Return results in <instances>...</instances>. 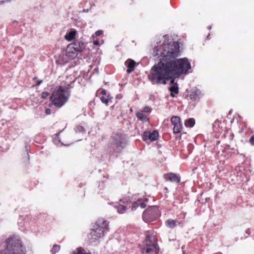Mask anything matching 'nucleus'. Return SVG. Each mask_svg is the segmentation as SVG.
I'll return each mask as SVG.
<instances>
[{"mask_svg":"<svg viewBox=\"0 0 254 254\" xmlns=\"http://www.w3.org/2000/svg\"><path fill=\"white\" fill-rule=\"evenodd\" d=\"M162 51L156 55L160 57V62L154 65L148 75V78L153 84H166L167 81L174 76H180L188 73L191 68L187 58L176 59L180 55V46L178 43L164 45Z\"/></svg>","mask_w":254,"mask_h":254,"instance_id":"obj_1","label":"nucleus"},{"mask_svg":"<svg viewBox=\"0 0 254 254\" xmlns=\"http://www.w3.org/2000/svg\"><path fill=\"white\" fill-rule=\"evenodd\" d=\"M72 82L63 81L60 85L55 87L50 97V101L53 105L60 108L68 101L71 94V84Z\"/></svg>","mask_w":254,"mask_h":254,"instance_id":"obj_2","label":"nucleus"},{"mask_svg":"<svg viewBox=\"0 0 254 254\" xmlns=\"http://www.w3.org/2000/svg\"><path fill=\"white\" fill-rule=\"evenodd\" d=\"M6 248L0 254H26V249L21 241L16 236L8 238L5 242Z\"/></svg>","mask_w":254,"mask_h":254,"instance_id":"obj_3","label":"nucleus"},{"mask_svg":"<svg viewBox=\"0 0 254 254\" xmlns=\"http://www.w3.org/2000/svg\"><path fill=\"white\" fill-rule=\"evenodd\" d=\"M109 225L107 221L99 219L94 226V229L90 233L91 239L97 240L104 235L105 230H108Z\"/></svg>","mask_w":254,"mask_h":254,"instance_id":"obj_4","label":"nucleus"},{"mask_svg":"<svg viewBox=\"0 0 254 254\" xmlns=\"http://www.w3.org/2000/svg\"><path fill=\"white\" fill-rule=\"evenodd\" d=\"M151 237L147 236L146 239V246L142 249V253L148 254H158L159 248L156 240L152 243Z\"/></svg>","mask_w":254,"mask_h":254,"instance_id":"obj_5","label":"nucleus"},{"mask_svg":"<svg viewBox=\"0 0 254 254\" xmlns=\"http://www.w3.org/2000/svg\"><path fill=\"white\" fill-rule=\"evenodd\" d=\"M85 47L84 43L81 41H76L70 44L67 48L68 56L73 57L75 53L82 52Z\"/></svg>","mask_w":254,"mask_h":254,"instance_id":"obj_6","label":"nucleus"},{"mask_svg":"<svg viewBox=\"0 0 254 254\" xmlns=\"http://www.w3.org/2000/svg\"><path fill=\"white\" fill-rule=\"evenodd\" d=\"M142 218L146 222H149L156 220V213L154 208L150 207L146 209L143 213Z\"/></svg>","mask_w":254,"mask_h":254,"instance_id":"obj_7","label":"nucleus"},{"mask_svg":"<svg viewBox=\"0 0 254 254\" xmlns=\"http://www.w3.org/2000/svg\"><path fill=\"white\" fill-rule=\"evenodd\" d=\"M171 122L172 124L174 126V132L175 133L181 132L183 127L181 123L180 118L178 116H173L171 119Z\"/></svg>","mask_w":254,"mask_h":254,"instance_id":"obj_8","label":"nucleus"},{"mask_svg":"<svg viewBox=\"0 0 254 254\" xmlns=\"http://www.w3.org/2000/svg\"><path fill=\"white\" fill-rule=\"evenodd\" d=\"M158 136L159 134L158 131L156 130H154L152 132L149 131H145L143 133L142 139L144 141L147 140H150L151 141H155L157 140Z\"/></svg>","mask_w":254,"mask_h":254,"instance_id":"obj_9","label":"nucleus"},{"mask_svg":"<svg viewBox=\"0 0 254 254\" xmlns=\"http://www.w3.org/2000/svg\"><path fill=\"white\" fill-rule=\"evenodd\" d=\"M164 177L167 181L171 182L179 183L181 181L180 177L173 173L165 174Z\"/></svg>","mask_w":254,"mask_h":254,"instance_id":"obj_10","label":"nucleus"},{"mask_svg":"<svg viewBox=\"0 0 254 254\" xmlns=\"http://www.w3.org/2000/svg\"><path fill=\"white\" fill-rule=\"evenodd\" d=\"M113 143L112 145L115 146L117 148L122 147L123 143V137L121 134H116L113 137Z\"/></svg>","mask_w":254,"mask_h":254,"instance_id":"obj_11","label":"nucleus"},{"mask_svg":"<svg viewBox=\"0 0 254 254\" xmlns=\"http://www.w3.org/2000/svg\"><path fill=\"white\" fill-rule=\"evenodd\" d=\"M125 65L127 67V72L130 73L134 70L135 62L134 60L131 59H128L125 63Z\"/></svg>","mask_w":254,"mask_h":254,"instance_id":"obj_12","label":"nucleus"},{"mask_svg":"<svg viewBox=\"0 0 254 254\" xmlns=\"http://www.w3.org/2000/svg\"><path fill=\"white\" fill-rule=\"evenodd\" d=\"M140 206L141 208H144L146 207V204L144 202H142L141 199H138L136 201H134L132 204V210L136 209L137 207Z\"/></svg>","mask_w":254,"mask_h":254,"instance_id":"obj_13","label":"nucleus"},{"mask_svg":"<svg viewBox=\"0 0 254 254\" xmlns=\"http://www.w3.org/2000/svg\"><path fill=\"white\" fill-rule=\"evenodd\" d=\"M136 116L138 119L140 120L141 122L144 123L148 121L149 119L147 116L143 114L142 112H138L136 114Z\"/></svg>","mask_w":254,"mask_h":254,"instance_id":"obj_14","label":"nucleus"},{"mask_svg":"<svg viewBox=\"0 0 254 254\" xmlns=\"http://www.w3.org/2000/svg\"><path fill=\"white\" fill-rule=\"evenodd\" d=\"M71 254H92L84 248L79 247L74 250Z\"/></svg>","mask_w":254,"mask_h":254,"instance_id":"obj_15","label":"nucleus"},{"mask_svg":"<svg viewBox=\"0 0 254 254\" xmlns=\"http://www.w3.org/2000/svg\"><path fill=\"white\" fill-rule=\"evenodd\" d=\"M76 32L75 30L71 31L66 33L65 36V39L68 41H71L74 39Z\"/></svg>","mask_w":254,"mask_h":254,"instance_id":"obj_16","label":"nucleus"},{"mask_svg":"<svg viewBox=\"0 0 254 254\" xmlns=\"http://www.w3.org/2000/svg\"><path fill=\"white\" fill-rule=\"evenodd\" d=\"M167 226L170 228H174L177 226V221L173 219H168L166 221Z\"/></svg>","mask_w":254,"mask_h":254,"instance_id":"obj_17","label":"nucleus"},{"mask_svg":"<svg viewBox=\"0 0 254 254\" xmlns=\"http://www.w3.org/2000/svg\"><path fill=\"white\" fill-rule=\"evenodd\" d=\"M194 124H195V120L193 118H190V119L187 120L185 123V125L186 127H193V126L194 125Z\"/></svg>","mask_w":254,"mask_h":254,"instance_id":"obj_18","label":"nucleus"},{"mask_svg":"<svg viewBox=\"0 0 254 254\" xmlns=\"http://www.w3.org/2000/svg\"><path fill=\"white\" fill-rule=\"evenodd\" d=\"M169 90L171 91L170 95L171 97H174V93L177 94L179 93V88L178 86H173L170 87Z\"/></svg>","mask_w":254,"mask_h":254,"instance_id":"obj_19","label":"nucleus"},{"mask_svg":"<svg viewBox=\"0 0 254 254\" xmlns=\"http://www.w3.org/2000/svg\"><path fill=\"white\" fill-rule=\"evenodd\" d=\"M118 212L120 214L124 213L126 210V207L122 205H119L118 206H115Z\"/></svg>","mask_w":254,"mask_h":254,"instance_id":"obj_20","label":"nucleus"},{"mask_svg":"<svg viewBox=\"0 0 254 254\" xmlns=\"http://www.w3.org/2000/svg\"><path fill=\"white\" fill-rule=\"evenodd\" d=\"M190 99L192 100H196L198 98V95L196 91L191 92L190 95Z\"/></svg>","mask_w":254,"mask_h":254,"instance_id":"obj_21","label":"nucleus"},{"mask_svg":"<svg viewBox=\"0 0 254 254\" xmlns=\"http://www.w3.org/2000/svg\"><path fill=\"white\" fill-rule=\"evenodd\" d=\"M60 250V246L58 245H55L53 246L51 252L53 254H55L58 252Z\"/></svg>","mask_w":254,"mask_h":254,"instance_id":"obj_22","label":"nucleus"},{"mask_svg":"<svg viewBox=\"0 0 254 254\" xmlns=\"http://www.w3.org/2000/svg\"><path fill=\"white\" fill-rule=\"evenodd\" d=\"M100 100L102 103L107 104L109 102L108 96H102L100 98Z\"/></svg>","mask_w":254,"mask_h":254,"instance_id":"obj_23","label":"nucleus"},{"mask_svg":"<svg viewBox=\"0 0 254 254\" xmlns=\"http://www.w3.org/2000/svg\"><path fill=\"white\" fill-rule=\"evenodd\" d=\"M141 112H142V113H149L151 112V109L149 107L146 106L143 108V110Z\"/></svg>","mask_w":254,"mask_h":254,"instance_id":"obj_24","label":"nucleus"},{"mask_svg":"<svg viewBox=\"0 0 254 254\" xmlns=\"http://www.w3.org/2000/svg\"><path fill=\"white\" fill-rule=\"evenodd\" d=\"M49 95V93L47 92H43L42 93V97L43 98H47Z\"/></svg>","mask_w":254,"mask_h":254,"instance_id":"obj_25","label":"nucleus"},{"mask_svg":"<svg viewBox=\"0 0 254 254\" xmlns=\"http://www.w3.org/2000/svg\"><path fill=\"white\" fill-rule=\"evenodd\" d=\"M250 142L252 145H254V135L250 138Z\"/></svg>","mask_w":254,"mask_h":254,"instance_id":"obj_26","label":"nucleus"},{"mask_svg":"<svg viewBox=\"0 0 254 254\" xmlns=\"http://www.w3.org/2000/svg\"><path fill=\"white\" fill-rule=\"evenodd\" d=\"M103 34V31L102 30H98L95 32V35L97 36H99Z\"/></svg>","mask_w":254,"mask_h":254,"instance_id":"obj_27","label":"nucleus"},{"mask_svg":"<svg viewBox=\"0 0 254 254\" xmlns=\"http://www.w3.org/2000/svg\"><path fill=\"white\" fill-rule=\"evenodd\" d=\"M101 94L103 95V96H106L107 95V91L105 89H103L101 91Z\"/></svg>","mask_w":254,"mask_h":254,"instance_id":"obj_28","label":"nucleus"},{"mask_svg":"<svg viewBox=\"0 0 254 254\" xmlns=\"http://www.w3.org/2000/svg\"><path fill=\"white\" fill-rule=\"evenodd\" d=\"M246 233L248 235H250L251 233H252V231H251V230L249 228V229H247L246 230Z\"/></svg>","mask_w":254,"mask_h":254,"instance_id":"obj_29","label":"nucleus"},{"mask_svg":"<svg viewBox=\"0 0 254 254\" xmlns=\"http://www.w3.org/2000/svg\"><path fill=\"white\" fill-rule=\"evenodd\" d=\"M45 113L47 115H49L51 114V110L50 109H46L45 110Z\"/></svg>","mask_w":254,"mask_h":254,"instance_id":"obj_30","label":"nucleus"},{"mask_svg":"<svg viewBox=\"0 0 254 254\" xmlns=\"http://www.w3.org/2000/svg\"><path fill=\"white\" fill-rule=\"evenodd\" d=\"M219 122H218V121H215V122H214V125H213V127L214 128V127L216 126V125H219Z\"/></svg>","mask_w":254,"mask_h":254,"instance_id":"obj_31","label":"nucleus"},{"mask_svg":"<svg viewBox=\"0 0 254 254\" xmlns=\"http://www.w3.org/2000/svg\"><path fill=\"white\" fill-rule=\"evenodd\" d=\"M93 44L95 45H98L99 43V41H97V40H95L93 41Z\"/></svg>","mask_w":254,"mask_h":254,"instance_id":"obj_32","label":"nucleus"},{"mask_svg":"<svg viewBox=\"0 0 254 254\" xmlns=\"http://www.w3.org/2000/svg\"><path fill=\"white\" fill-rule=\"evenodd\" d=\"M164 192L165 193H167L168 192V189L167 187H165L164 189Z\"/></svg>","mask_w":254,"mask_h":254,"instance_id":"obj_33","label":"nucleus"},{"mask_svg":"<svg viewBox=\"0 0 254 254\" xmlns=\"http://www.w3.org/2000/svg\"><path fill=\"white\" fill-rule=\"evenodd\" d=\"M42 82V80H41L40 81H38L37 83L36 84V85L38 86Z\"/></svg>","mask_w":254,"mask_h":254,"instance_id":"obj_34","label":"nucleus"},{"mask_svg":"<svg viewBox=\"0 0 254 254\" xmlns=\"http://www.w3.org/2000/svg\"><path fill=\"white\" fill-rule=\"evenodd\" d=\"M174 79H172V80H171V84H173V83H174Z\"/></svg>","mask_w":254,"mask_h":254,"instance_id":"obj_35","label":"nucleus"}]
</instances>
